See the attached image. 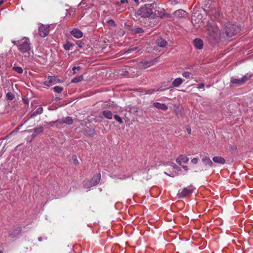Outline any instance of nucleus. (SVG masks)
Here are the masks:
<instances>
[{
    "label": "nucleus",
    "instance_id": "obj_39",
    "mask_svg": "<svg viewBox=\"0 0 253 253\" xmlns=\"http://www.w3.org/2000/svg\"><path fill=\"white\" fill-rule=\"evenodd\" d=\"M121 4L126 3L128 2L127 0H120Z\"/></svg>",
    "mask_w": 253,
    "mask_h": 253
},
{
    "label": "nucleus",
    "instance_id": "obj_27",
    "mask_svg": "<svg viewBox=\"0 0 253 253\" xmlns=\"http://www.w3.org/2000/svg\"><path fill=\"white\" fill-rule=\"evenodd\" d=\"M42 131H43V128H42V126H40L39 127H36V128H34V132L36 134H40V133H42Z\"/></svg>",
    "mask_w": 253,
    "mask_h": 253
},
{
    "label": "nucleus",
    "instance_id": "obj_17",
    "mask_svg": "<svg viewBox=\"0 0 253 253\" xmlns=\"http://www.w3.org/2000/svg\"><path fill=\"white\" fill-rule=\"evenodd\" d=\"M43 112V108L42 106H39L31 115V118H34L38 115L42 114Z\"/></svg>",
    "mask_w": 253,
    "mask_h": 253
},
{
    "label": "nucleus",
    "instance_id": "obj_4",
    "mask_svg": "<svg viewBox=\"0 0 253 253\" xmlns=\"http://www.w3.org/2000/svg\"><path fill=\"white\" fill-rule=\"evenodd\" d=\"M224 31L226 36L230 38L239 32L240 29L237 25L228 23L225 25Z\"/></svg>",
    "mask_w": 253,
    "mask_h": 253
},
{
    "label": "nucleus",
    "instance_id": "obj_51",
    "mask_svg": "<svg viewBox=\"0 0 253 253\" xmlns=\"http://www.w3.org/2000/svg\"><path fill=\"white\" fill-rule=\"evenodd\" d=\"M73 157H75V159H76V156H74Z\"/></svg>",
    "mask_w": 253,
    "mask_h": 253
},
{
    "label": "nucleus",
    "instance_id": "obj_37",
    "mask_svg": "<svg viewBox=\"0 0 253 253\" xmlns=\"http://www.w3.org/2000/svg\"><path fill=\"white\" fill-rule=\"evenodd\" d=\"M81 69V67L78 66V67H74L72 69L73 71H74L73 72V74H75V70H80Z\"/></svg>",
    "mask_w": 253,
    "mask_h": 253
},
{
    "label": "nucleus",
    "instance_id": "obj_32",
    "mask_svg": "<svg viewBox=\"0 0 253 253\" xmlns=\"http://www.w3.org/2000/svg\"><path fill=\"white\" fill-rule=\"evenodd\" d=\"M185 11L182 10H179L175 11V14L178 15L182 14H185Z\"/></svg>",
    "mask_w": 253,
    "mask_h": 253
},
{
    "label": "nucleus",
    "instance_id": "obj_7",
    "mask_svg": "<svg viewBox=\"0 0 253 253\" xmlns=\"http://www.w3.org/2000/svg\"><path fill=\"white\" fill-rule=\"evenodd\" d=\"M194 190V188L192 186H188L183 189L181 192L179 191L177 194L178 198H184L189 196Z\"/></svg>",
    "mask_w": 253,
    "mask_h": 253
},
{
    "label": "nucleus",
    "instance_id": "obj_25",
    "mask_svg": "<svg viewBox=\"0 0 253 253\" xmlns=\"http://www.w3.org/2000/svg\"><path fill=\"white\" fill-rule=\"evenodd\" d=\"M6 98L7 100H12L14 99V95L12 93L8 92L6 95Z\"/></svg>",
    "mask_w": 253,
    "mask_h": 253
},
{
    "label": "nucleus",
    "instance_id": "obj_28",
    "mask_svg": "<svg viewBox=\"0 0 253 253\" xmlns=\"http://www.w3.org/2000/svg\"><path fill=\"white\" fill-rule=\"evenodd\" d=\"M164 89H149L147 91V94H152L154 92H156V91H163Z\"/></svg>",
    "mask_w": 253,
    "mask_h": 253
},
{
    "label": "nucleus",
    "instance_id": "obj_21",
    "mask_svg": "<svg viewBox=\"0 0 253 253\" xmlns=\"http://www.w3.org/2000/svg\"><path fill=\"white\" fill-rule=\"evenodd\" d=\"M83 80V76L81 75L78 77H76L74 78L72 80V82L74 83H77L81 81H82Z\"/></svg>",
    "mask_w": 253,
    "mask_h": 253
},
{
    "label": "nucleus",
    "instance_id": "obj_5",
    "mask_svg": "<svg viewBox=\"0 0 253 253\" xmlns=\"http://www.w3.org/2000/svg\"><path fill=\"white\" fill-rule=\"evenodd\" d=\"M251 78V75H246L241 79H236L232 78L231 82L232 84H235L237 85H241L246 83Z\"/></svg>",
    "mask_w": 253,
    "mask_h": 253
},
{
    "label": "nucleus",
    "instance_id": "obj_42",
    "mask_svg": "<svg viewBox=\"0 0 253 253\" xmlns=\"http://www.w3.org/2000/svg\"><path fill=\"white\" fill-rule=\"evenodd\" d=\"M134 49V48H132L130 49H129L128 51H127V52L130 53L131 50H133Z\"/></svg>",
    "mask_w": 253,
    "mask_h": 253
},
{
    "label": "nucleus",
    "instance_id": "obj_35",
    "mask_svg": "<svg viewBox=\"0 0 253 253\" xmlns=\"http://www.w3.org/2000/svg\"><path fill=\"white\" fill-rule=\"evenodd\" d=\"M108 23L110 26H114L115 22L113 20H109L108 21Z\"/></svg>",
    "mask_w": 253,
    "mask_h": 253
},
{
    "label": "nucleus",
    "instance_id": "obj_8",
    "mask_svg": "<svg viewBox=\"0 0 253 253\" xmlns=\"http://www.w3.org/2000/svg\"><path fill=\"white\" fill-rule=\"evenodd\" d=\"M39 33L42 37H45L48 35L49 33L48 27L42 25L39 28Z\"/></svg>",
    "mask_w": 253,
    "mask_h": 253
},
{
    "label": "nucleus",
    "instance_id": "obj_24",
    "mask_svg": "<svg viewBox=\"0 0 253 253\" xmlns=\"http://www.w3.org/2000/svg\"><path fill=\"white\" fill-rule=\"evenodd\" d=\"M20 229H19V228H17L14 231V233H11L10 234V237H11V238H13V237H16V236H17L20 233Z\"/></svg>",
    "mask_w": 253,
    "mask_h": 253
},
{
    "label": "nucleus",
    "instance_id": "obj_33",
    "mask_svg": "<svg viewBox=\"0 0 253 253\" xmlns=\"http://www.w3.org/2000/svg\"><path fill=\"white\" fill-rule=\"evenodd\" d=\"M198 162V158H194L191 160V163L193 164H196Z\"/></svg>",
    "mask_w": 253,
    "mask_h": 253
},
{
    "label": "nucleus",
    "instance_id": "obj_48",
    "mask_svg": "<svg viewBox=\"0 0 253 253\" xmlns=\"http://www.w3.org/2000/svg\"><path fill=\"white\" fill-rule=\"evenodd\" d=\"M94 133V131L93 130L92 131L91 135H93Z\"/></svg>",
    "mask_w": 253,
    "mask_h": 253
},
{
    "label": "nucleus",
    "instance_id": "obj_15",
    "mask_svg": "<svg viewBox=\"0 0 253 253\" xmlns=\"http://www.w3.org/2000/svg\"><path fill=\"white\" fill-rule=\"evenodd\" d=\"M153 106L154 107L163 111H166L168 108V106L166 104L159 102L154 103L153 104Z\"/></svg>",
    "mask_w": 253,
    "mask_h": 253
},
{
    "label": "nucleus",
    "instance_id": "obj_52",
    "mask_svg": "<svg viewBox=\"0 0 253 253\" xmlns=\"http://www.w3.org/2000/svg\"><path fill=\"white\" fill-rule=\"evenodd\" d=\"M252 232H253V229Z\"/></svg>",
    "mask_w": 253,
    "mask_h": 253
},
{
    "label": "nucleus",
    "instance_id": "obj_9",
    "mask_svg": "<svg viewBox=\"0 0 253 253\" xmlns=\"http://www.w3.org/2000/svg\"><path fill=\"white\" fill-rule=\"evenodd\" d=\"M101 174L98 173L96 175H94L93 177L89 180L90 186H95L96 185L100 180Z\"/></svg>",
    "mask_w": 253,
    "mask_h": 253
},
{
    "label": "nucleus",
    "instance_id": "obj_41",
    "mask_svg": "<svg viewBox=\"0 0 253 253\" xmlns=\"http://www.w3.org/2000/svg\"><path fill=\"white\" fill-rule=\"evenodd\" d=\"M183 168L186 170V171H187L188 170V167L187 166H182Z\"/></svg>",
    "mask_w": 253,
    "mask_h": 253
},
{
    "label": "nucleus",
    "instance_id": "obj_46",
    "mask_svg": "<svg viewBox=\"0 0 253 253\" xmlns=\"http://www.w3.org/2000/svg\"><path fill=\"white\" fill-rule=\"evenodd\" d=\"M136 3H138V0H133Z\"/></svg>",
    "mask_w": 253,
    "mask_h": 253
},
{
    "label": "nucleus",
    "instance_id": "obj_40",
    "mask_svg": "<svg viewBox=\"0 0 253 253\" xmlns=\"http://www.w3.org/2000/svg\"><path fill=\"white\" fill-rule=\"evenodd\" d=\"M186 130H187V131L188 134H190L191 133V128L190 127H188L186 128Z\"/></svg>",
    "mask_w": 253,
    "mask_h": 253
},
{
    "label": "nucleus",
    "instance_id": "obj_45",
    "mask_svg": "<svg viewBox=\"0 0 253 253\" xmlns=\"http://www.w3.org/2000/svg\"><path fill=\"white\" fill-rule=\"evenodd\" d=\"M225 162V160L223 158H222V164H224Z\"/></svg>",
    "mask_w": 253,
    "mask_h": 253
},
{
    "label": "nucleus",
    "instance_id": "obj_20",
    "mask_svg": "<svg viewBox=\"0 0 253 253\" xmlns=\"http://www.w3.org/2000/svg\"><path fill=\"white\" fill-rule=\"evenodd\" d=\"M12 70L17 73L18 74H21L23 73V70L21 67L16 66L15 65L12 67Z\"/></svg>",
    "mask_w": 253,
    "mask_h": 253
},
{
    "label": "nucleus",
    "instance_id": "obj_14",
    "mask_svg": "<svg viewBox=\"0 0 253 253\" xmlns=\"http://www.w3.org/2000/svg\"><path fill=\"white\" fill-rule=\"evenodd\" d=\"M200 155L201 157H203L202 159V161L205 165H209L210 167H211L213 166V163L209 157L207 156H204L202 154H200Z\"/></svg>",
    "mask_w": 253,
    "mask_h": 253
},
{
    "label": "nucleus",
    "instance_id": "obj_2",
    "mask_svg": "<svg viewBox=\"0 0 253 253\" xmlns=\"http://www.w3.org/2000/svg\"><path fill=\"white\" fill-rule=\"evenodd\" d=\"M154 6V4H145L140 7L136 13L138 15L144 18L149 17L153 14L157 16L159 14L158 16L162 18V12L159 13V11H158V13H156L157 10L155 9Z\"/></svg>",
    "mask_w": 253,
    "mask_h": 253
},
{
    "label": "nucleus",
    "instance_id": "obj_16",
    "mask_svg": "<svg viewBox=\"0 0 253 253\" xmlns=\"http://www.w3.org/2000/svg\"><path fill=\"white\" fill-rule=\"evenodd\" d=\"M184 80L180 78L175 79L172 83L173 87H178L183 82Z\"/></svg>",
    "mask_w": 253,
    "mask_h": 253
},
{
    "label": "nucleus",
    "instance_id": "obj_47",
    "mask_svg": "<svg viewBox=\"0 0 253 253\" xmlns=\"http://www.w3.org/2000/svg\"><path fill=\"white\" fill-rule=\"evenodd\" d=\"M209 2H211V0H208V3H209Z\"/></svg>",
    "mask_w": 253,
    "mask_h": 253
},
{
    "label": "nucleus",
    "instance_id": "obj_29",
    "mask_svg": "<svg viewBox=\"0 0 253 253\" xmlns=\"http://www.w3.org/2000/svg\"><path fill=\"white\" fill-rule=\"evenodd\" d=\"M83 186H84V187L85 188H89L92 186H90L89 181H84Z\"/></svg>",
    "mask_w": 253,
    "mask_h": 253
},
{
    "label": "nucleus",
    "instance_id": "obj_6",
    "mask_svg": "<svg viewBox=\"0 0 253 253\" xmlns=\"http://www.w3.org/2000/svg\"><path fill=\"white\" fill-rule=\"evenodd\" d=\"M59 83H61L60 80L58 79L56 76H48L47 77L46 80L43 82V84L45 86H50Z\"/></svg>",
    "mask_w": 253,
    "mask_h": 253
},
{
    "label": "nucleus",
    "instance_id": "obj_13",
    "mask_svg": "<svg viewBox=\"0 0 253 253\" xmlns=\"http://www.w3.org/2000/svg\"><path fill=\"white\" fill-rule=\"evenodd\" d=\"M193 44L195 48L201 49L203 47V42L200 39H196L193 41Z\"/></svg>",
    "mask_w": 253,
    "mask_h": 253
},
{
    "label": "nucleus",
    "instance_id": "obj_50",
    "mask_svg": "<svg viewBox=\"0 0 253 253\" xmlns=\"http://www.w3.org/2000/svg\"><path fill=\"white\" fill-rule=\"evenodd\" d=\"M177 167V168H176V169H177V170H179V169H178V167Z\"/></svg>",
    "mask_w": 253,
    "mask_h": 253
},
{
    "label": "nucleus",
    "instance_id": "obj_36",
    "mask_svg": "<svg viewBox=\"0 0 253 253\" xmlns=\"http://www.w3.org/2000/svg\"><path fill=\"white\" fill-rule=\"evenodd\" d=\"M205 84H201L199 85H198L197 88L199 89H203L204 88Z\"/></svg>",
    "mask_w": 253,
    "mask_h": 253
},
{
    "label": "nucleus",
    "instance_id": "obj_3",
    "mask_svg": "<svg viewBox=\"0 0 253 253\" xmlns=\"http://www.w3.org/2000/svg\"><path fill=\"white\" fill-rule=\"evenodd\" d=\"M18 49L23 53L25 57L32 58L33 57V52L31 51L29 40L25 39L23 42L18 46Z\"/></svg>",
    "mask_w": 253,
    "mask_h": 253
},
{
    "label": "nucleus",
    "instance_id": "obj_30",
    "mask_svg": "<svg viewBox=\"0 0 253 253\" xmlns=\"http://www.w3.org/2000/svg\"><path fill=\"white\" fill-rule=\"evenodd\" d=\"M115 119L119 122L120 124H122L123 123L122 119L119 116L116 115L114 116Z\"/></svg>",
    "mask_w": 253,
    "mask_h": 253
},
{
    "label": "nucleus",
    "instance_id": "obj_49",
    "mask_svg": "<svg viewBox=\"0 0 253 253\" xmlns=\"http://www.w3.org/2000/svg\"><path fill=\"white\" fill-rule=\"evenodd\" d=\"M126 177H124L123 178H122V179H126ZM120 179H122V178H120Z\"/></svg>",
    "mask_w": 253,
    "mask_h": 253
},
{
    "label": "nucleus",
    "instance_id": "obj_34",
    "mask_svg": "<svg viewBox=\"0 0 253 253\" xmlns=\"http://www.w3.org/2000/svg\"><path fill=\"white\" fill-rule=\"evenodd\" d=\"M76 44H77V45H78V46L79 47H80L81 48L82 47L83 45H84V43L80 41H78L77 42Z\"/></svg>",
    "mask_w": 253,
    "mask_h": 253
},
{
    "label": "nucleus",
    "instance_id": "obj_10",
    "mask_svg": "<svg viewBox=\"0 0 253 253\" xmlns=\"http://www.w3.org/2000/svg\"><path fill=\"white\" fill-rule=\"evenodd\" d=\"M58 124H66L67 125H71L73 123L72 118L70 117H67L66 118H62L61 120H58L54 122Z\"/></svg>",
    "mask_w": 253,
    "mask_h": 253
},
{
    "label": "nucleus",
    "instance_id": "obj_1",
    "mask_svg": "<svg viewBox=\"0 0 253 253\" xmlns=\"http://www.w3.org/2000/svg\"><path fill=\"white\" fill-rule=\"evenodd\" d=\"M220 31L216 26L209 27L207 38L209 42L213 46L217 45L220 42Z\"/></svg>",
    "mask_w": 253,
    "mask_h": 253
},
{
    "label": "nucleus",
    "instance_id": "obj_38",
    "mask_svg": "<svg viewBox=\"0 0 253 253\" xmlns=\"http://www.w3.org/2000/svg\"><path fill=\"white\" fill-rule=\"evenodd\" d=\"M196 17V13L193 14V15H192V17H191L192 21H196V19H195Z\"/></svg>",
    "mask_w": 253,
    "mask_h": 253
},
{
    "label": "nucleus",
    "instance_id": "obj_44",
    "mask_svg": "<svg viewBox=\"0 0 253 253\" xmlns=\"http://www.w3.org/2000/svg\"><path fill=\"white\" fill-rule=\"evenodd\" d=\"M4 2V1L3 0H1L0 1V5H1Z\"/></svg>",
    "mask_w": 253,
    "mask_h": 253
},
{
    "label": "nucleus",
    "instance_id": "obj_31",
    "mask_svg": "<svg viewBox=\"0 0 253 253\" xmlns=\"http://www.w3.org/2000/svg\"><path fill=\"white\" fill-rule=\"evenodd\" d=\"M134 32L136 33H141L143 32V30H142V28L138 27V28H136L134 29Z\"/></svg>",
    "mask_w": 253,
    "mask_h": 253
},
{
    "label": "nucleus",
    "instance_id": "obj_19",
    "mask_svg": "<svg viewBox=\"0 0 253 253\" xmlns=\"http://www.w3.org/2000/svg\"><path fill=\"white\" fill-rule=\"evenodd\" d=\"M103 115L107 119H112L113 118V114L112 112L109 110H105L102 112Z\"/></svg>",
    "mask_w": 253,
    "mask_h": 253
},
{
    "label": "nucleus",
    "instance_id": "obj_26",
    "mask_svg": "<svg viewBox=\"0 0 253 253\" xmlns=\"http://www.w3.org/2000/svg\"><path fill=\"white\" fill-rule=\"evenodd\" d=\"M212 160L215 163H221V157H220L215 156L212 158Z\"/></svg>",
    "mask_w": 253,
    "mask_h": 253
},
{
    "label": "nucleus",
    "instance_id": "obj_43",
    "mask_svg": "<svg viewBox=\"0 0 253 253\" xmlns=\"http://www.w3.org/2000/svg\"><path fill=\"white\" fill-rule=\"evenodd\" d=\"M38 240H39V241H42V238L41 237H39V238H38Z\"/></svg>",
    "mask_w": 253,
    "mask_h": 253
},
{
    "label": "nucleus",
    "instance_id": "obj_23",
    "mask_svg": "<svg viewBox=\"0 0 253 253\" xmlns=\"http://www.w3.org/2000/svg\"><path fill=\"white\" fill-rule=\"evenodd\" d=\"M52 89L54 92L58 93H61L63 90V87L59 86H55Z\"/></svg>",
    "mask_w": 253,
    "mask_h": 253
},
{
    "label": "nucleus",
    "instance_id": "obj_12",
    "mask_svg": "<svg viewBox=\"0 0 253 253\" xmlns=\"http://www.w3.org/2000/svg\"><path fill=\"white\" fill-rule=\"evenodd\" d=\"M189 161V158L184 155H181L179 156L176 160V162L179 164L181 165L182 163H187Z\"/></svg>",
    "mask_w": 253,
    "mask_h": 253
},
{
    "label": "nucleus",
    "instance_id": "obj_22",
    "mask_svg": "<svg viewBox=\"0 0 253 253\" xmlns=\"http://www.w3.org/2000/svg\"><path fill=\"white\" fill-rule=\"evenodd\" d=\"M182 75L183 77H184L186 79L192 78V74L189 72L185 71V72H183V73L182 74Z\"/></svg>",
    "mask_w": 253,
    "mask_h": 253
},
{
    "label": "nucleus",
    "instance_id": "obj_11",
    "mask_svg": "<svg viewBox=\"0 0 253 253\" xmlns=\"http://www.w3.org/2000/svg\"><path fill=\"white\" fill-rule=\"evenodd\" d=\"M71 34L77 39L82 38L83 36L82 32L78 29L75 28L71 31Z\"/></svg>",
    "mask_w": 253,
    "mask_h": 253
},
{
    "label": "nucleus",
    "instance_id": "obj_18",
    "mask_svg": "<svg viewBox=\"0 0 253 253\" xmlns=\"http://www.w3.org/2000/svg\"><path fill=\"white\" fill-rule=\"evenodd\" d=\"M157 43L159 46L162 47H165L167 44V42L162 38L158 39L157 40Z\"/></svg>",
    "mask_w": 253,
    "mask_h": 253
}]
</instances>
